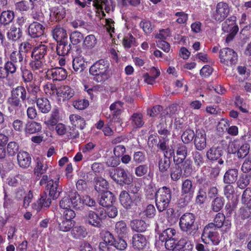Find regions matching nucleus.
I'll list each match as a JSON object with an SVG mask.
<instances>
[{"instance_id":"1","label":"nucleus","mask_w":251,"mask_h":251,"mask_svg":"<svg viewBox=\"0 0 251 251\" xmlns=\"http://www.w3.org/2000/svg\"><path fill=\"white\" fill-rule=\"evenodd\" d=\"M158 133L160 134L159 142L158 143L160 150L163 152L164 158L161 159L158 164L159 171L162 173H165L163 175L169 176L167 171L170 166V158L174 155V150L170 148L168 144L169 139L168 135H170V131L167 128L160 129L158 130Z\"/></svg>"},{"instance_id":"2","label":"nucleus","mask_w":251,"mask_h":251,"mask_svg":"<svg viewBox=\"0 0 251 251\" xmlns=\"http://www.w3.org/2000/svg\"><path fill=\"white\" fill-rule=\"evenodd\" d=\"M49 50V47L42 43L33 47L30 54L31 59L29 62V67L35 74L40 75L46 73L47 69L45 57Z\"/></svg>"},{"instance_id":"3","label":"nucleus","mask_w":251,"mask_h":251,"mask_svg":"<svg viewBox=\"0 0 251 251\" xmlns=\"http://www.w3.org/2000/svg\"><path fill=\"white\" fill-rule=\"evenodd\" d=\"M110 64L107 60L100 59L94 63L89 68V73L94 76V80L101 82L110 77Z\"/></svg>"},{"instance_id":"4","label":"nucleus","mask_w":251,"mask_h":251,"mask_svg":"<svg viewBox=\"0 0 251 251\" xmlns=\"http://www.w3.org/2000/svg\"><path fill=\"white\" fill-rule=\"evenodd\" d=\"M27 100V92L25 87L19 85L13 88L11 91L10 96L7 100L8 105L16 110L22 107V102H25Z\"/></svg>"},{"instance_id":"5","label":"nucleus","mask_w":251,"mask_h":251,"mask_svg":"<svg viewBox=\"0 0 251 251\" xmlns=\"http://www.w3.org/2000/svg\"><path fill=\"white\" fill-rule=\"evenodd\" d=\"M46 189L49 190V195L45 192L41 194L37 204H51V199L55 200L59 197L61 192V189L59 187V178L55 180L50 179Z\"/></svg>"},{"instance_id":"6","label":"nucleus","mask_w":251,"mask_h":251,"mask_svg":"<svg viewBox=\"0 0 251 251\" xmlns=\"http://www.w3.org/2000/svg\"><path fill=\"white\" fill-rule=\"evenodd\" d=\"M26 61V59L24 58L20 52L13 50L10 53L8 60L5 62L3 66L9 76L16 74L17 72L18 64L21 66L22 64H25Z\"/></svg>"},{"instance_id":"7","label":"nucleus","mask_w":251,"mask_h":251,"mask_svg":"<svg viewBox=\"0 0 251 251\" xmlns=\"http://www.w3.org/2000/svg\"><path fill=\"white\" fill-rule=\"evenodd\" d=\"M201 240L207 244L218 245L220 242V236L213 223L206 226L201 235Z\"/></svg>"},{"instance_id":"8","label":"nucleus","mask_w":251,"mask_h":251,"mask_svg":"<svg viewBox=\"0 0 251 251\" xmlns=\"http://www.w3.org/2000/svg\"><path fill=\"white\" fill-rule=\"evenodd\" d=\"M109 174L111 178L120 186L129 185L133 181L132 175L126 172L123 168L117 167L114 169L113 172H110Z\"/></svg>"},{"instance_id":"9","label":"nucleus","mask_w":251,"mask_h":251,"mask_svg":"<svg viewBox=\"0 0 251 251\" xmlns=\"http://www.w3.org/2000/svg\"><path fill=\"white\" fill-rule=\"evenodd\" d=\"M91 204L95 203V201L92 199L90 196L85 195L81 197L77 192L71 191L69 195L64 197L60 201L59 204Z\"/></svg>"},{"instance_id":"10","label":"nucleus","mask_w":251,"mask_h":251,"mask_svg":"<svg viewBox=\"0 0 251 251\" xmlns=\"http://www.w3.org/2000/svg\"><path fill=\"white\" fill-rule=\"evenodd\" d=\"M230 9L226 2L220 1L217 3L215 10L211 13L212 19L217 22L224 21L229 15Z\"/></svg>"},{"instance_id":"11","label":"nucleus","mask_w":251,"mask_h":251,"mask_svg":"<svg viewBox=\"0 0 251 251\" xmlns=\"http://www.w3.org/2000/svg\"><path fill=\"white\" fill-rule=\"evenodd\" d=\"M124 102L120 100H117L112 103L109 106L110 114L108 118L110 119V121L113 123H117L119 124L122 123L121 115L123 109Z\"/></svg>"},{"instance_id":"12","label":"nucleus","mask_w":251,"mask_h":251,"mask_svg":"<svg viewBox=\"0 0 251 251\" xmlns=\"http://www.w3.org/2000/svg\"><path fill=\"white\" fill-rule=\"evenodd\" d=\"M219 57L222 63L227 65L235 64L238 59V56L233 50L226 48L220 50Z\"/></svg>"},{"instance_id":"13","label":"nucleus","mask_w":251,"mask_h":251,"mask_svg":"<svg viewBox=\"0 0 251 251\" xmlns=\"http://www.w3.org/2000/svg\"><path fill=\"white\" fill-rule=\"evenodd\" d=\"M27 92V102L28 103H35L36 100L41 93L40 85L38 82H32L26 84L25 87Z\"/></svg>"},{"instance_id":"14","label":"nucleus","mask_w":251,"mask_h":251,"mask_svg":"<svg viewBox=\"0 0 251 251\" xmlns=\"http://www.w3.org/2000/svg\"><path fill=\"white\" fill-rule=\"evenodd\" d=\"M195 218L194 215L190 213L183 214L180 218L179 226L181 229L185 232L191 233L195 229L194 222Z\"/></svg>"},{"instance_id":"15","label":"nucleus","mask_w":251,"mask_h":251,"mask_svg":"<svg viewBox=\"0 0 251 251\" xmlns=\"http://www.w3.org/2000/svg\"><path fill=\"white\" fill-rule=\"evenodd\" d=\"M223 154V150L221 147L213 146L207 151L206 156L208 160L212 161L218 160V163L222 165L224 160L220 157Z\"/></svg>"},{"instance_id":"16","label":"nucleus","mask_w":251,"mask_h":251,"mask_svg":"<svg viewBox=\"0 0 251 251\" xmlns=\"http://www.w3.org/2000/svg\"><path fill=\"white\" fill-rule=\"evenodd\" d=\"M45 27L39 22L34 21L30 24L28 27V35L31 38H37L42 36L44 33Z\"/></svg>"},{"instance_id":"17","label":"nucleus","mask_w":251,"mask_h":251,"mask_svg":"<svg viewBox=\"0 0 251 251\" xmlns=\"http://www.w3.org/2000/svg\"><path fill=\"white\" fill-rule=\"evenodd\" d=\"M45 73L50 79L53 80L62 81L65 80L67 76L66 70L62 67H56L48 70Z\"/></svg>"},{"instance_id":"18","label":"nucleus","mask_w":251,"mask_h":251,"mask_svg":"<svg viewBox=\"0 0 251 251\" xmlns=\"http://www.w3.org/2000/svg\"><path fill=\"white\" fill-rule=\"evenodd\" d=\"M194 145L198 151L203 150L206 146V137L205 131L203 129L196 130V135L194 138Z\"/></svg>"},{"instance_id":"19","label":"nucleus","mask_w":251,"mask_h":251,"mask_svg":"<svg viewBox=\"0 0 251 251\" xmlns=\"http://www.w3.org/2000/svg\"><path fill=\"white\" fill-rule=\"evenodd\" d=\"M138 191V189L137 188H136L135 191L133 190H131V191L134 194L133 197L134 198L133 200H132L131 197L127 192L125 190L122 191L119 196V200L121 204H137V203L140 202L141 201V198L137 194H135Z\"/></svg>"},{"instance_id":"20","label":"nucleus","mask_w":251,"mask_h":251,"mask_svg":"<svg viewBox=\"0 0 251 251\" xmlns=\"http://www.w3.org/2000/svg\"><path fill=\"white\" fill-rule=\"evenodd\" d=\"M196 180L199 189L203 190L206 191L208 188L215 183V180H212L211 177L204 174L197 175Z\"/></svg>"},{"instance_id":"21","label":"nucleus","mask_w":251,"mask_h":251,"mask_svg":"<svg viewBox=\"0 0 251 251\" xmlns=\"http://www.w3.org/2000/svg\"><path fill=\"white\" fill-rule=\"evenodd\" d=\"M176 154L177 156L179 157L176 158V157L174 155V162L177 165L180 164L184 161L188 155V147L184 143L178 144L176 147Z\"/></svg>"},{"instance_id":"22","label":"nucleus","mask_w":251,"mask_h":251,"mask_svg":"<svg viewBox=\"0 0 251 251\" xmlns=\"http://www.w3.org/2000/svg\"><path fill=\"white\" fill-rule=\"evenodd\" d=\"M98 209V213L105 219L107 216L114 218L118 214V209L114 205H101Z\"/></svg>"},{"instance_id":"23","label":"nucleus","mask_w":251,"mask_h":251,"mask_svg":"<svg viewBox=\"0 0 251 251\" xmlns=\"http://www.w3.org/2000/svg\"><path fill=\"white\" fill-rule=\"evenodd\" d=\"M104 218L102 217L101 215L93 211H90L86 216V222L89 225L97 227H100L102 226V222Z\"/></svg>"},{"instance_id":"24","label":"nucleus","mask_w":251,"mask_h":251,"mask_svg":"<svg viewBox=\"0 0 251 251\" xmlns=\"http://www.w3.org/2000/svg\"><path fill=\"white\" fill-rule=\"evenodd\" d=\"M66 16L65 9L62 6L54 7L50 9V18L51 21L59 22Z\"/></svg>"},{"instance_id":"25","label":"nucleus","mask_w":251,"mask_h":251,"mask_svg":"<svg viewBox=\"0 0 251 251\" xmlns=\"http://www.w3.org/2000/svg\"><path fill=\"white\" fill-rule=\"evenodd\" d=\"M42 126L40 123L35 121H28L25 125L24 132L26 135L36 134L42 130Z\"/></svg>"},{"instance_id":"26","label":"nucleus","mask_w":251,"mask_h":251,"mask_svg":"<svg viewBox=\"0 0 251 251\" xmlns=\"http://www.w3.org/2000/svg\"><path fill=\"white\" fill-rule=\"evenodd\" d=\"M39 111L43 114L48 113L51 110V106L49 100L44 97H40L36 100Z\"/></svg>"},{"instance_id":"27","label":"nucleus","mask_w":251,"mask_h":251,"mask_svg":"<svg viewBox=\"0 0 251 251\" xmlns=\"http://www.w3.org/2000/svg\"><path fill=\"white\" fill-rule=\"evenodd\" d=\"M52 35L57 43L68 40L66 30L60 25H56L52 30Z\"/></svg>"},{"instance_id":"28","label":"nucleus","mask_w":251,"mask_h":251,"mask_svg":"<svg viewBox=\"0 0 251 251\" xmlns=\"http://www.w3.org/2000/svg\"><path fill=\"white\" fill-rule=\"evenodd\" d=\"M178 113V105L176 103H173L162 111L160 117L163 121L166 118H174Z\"/></svg>"},{"instance_id":"29","label":"nucleus","mask_w":251,"mask_h":251,"mask_svg":"<svg viewBox=\"0 0 251 251\" xmlns=\"http://www.w3.org/2000/svg\"><path fill=\"white\" fill-rule=\"evenodd\" d=\"M19 165L23 168H28L31 164V159L30 154L26 151H20L17 154Z\"/></svg>"},{"instance_id":"30","label":"nucleus","mask_w":251,"mask_h":251,"mask_svg":"<svg viewBox=\"0 0 251 251\" xmlns=\"http://www.w3.org/2000/svg\"><path fill=\"white\" fill-rule=\"evenodd\" d=\"M95 189L98 193L102 194L108 191V183L102 177H95L94 179Z\"/></svg>"},{"instance_id":"31","label":"nucleus","mask_w":251,"mask_h":251,"mask_svg":"<svg viewBox=\"0 0 251 251\" xmlns=\"http://www.w3.org/2000/svg\"><path fill=\"white\" fill-rule=\"evenodd\" d=\"M238 170L237 169H229L227 170L223 177V182L226 184H231L237 179Z\"/></svg>"},{"instance_id":"32","label":"nucleus","mask_w":251,"mask_h":251,"mask_svg":"<svg viewBox=\"0 0 251 251\" xmlns=\"http://www.w3.org/2000/svg\"><path fill=\"white\" fill-rule=\"evenodd\" d=\"M56 52L59 56L67 55L72 50V45L69 44L68 40L57 43Z\"/></svg>"},{"instance_id":"33","label":"nucleus","mask_w":251,"mask_h":251,"mask_svg":"<svg viewBox=\"0 0 251 251\" xmlns=\"http://www.w3.org/2000/svg\"><path fill=\"white\" fill-rule=\"evenodd\" d=\"M24 64H22L21 66H20L21 75L23 82L27 84L28 83H29L33 82V71H32L30 68L29 69H28L27 67Z\"/></svg>"},{"instance_id":"34","label":"nucleus","mask_w":251,"mask_h":251,"mask_svg":"<svg viewBox=\"0 0 251 251\" xmlns=\"http://www.w3.org/2000/svg\"><path fill=\"white\" fill-rule=\"evenodd\" d=\"M159 194V201L164 204H169L171 200V191L170 188L163 187L158 189Z\"/></svg>"},{"instance_id":"35","label":"nucleus","mask_w":251,"mask_h":251,"mask_svg":"<svg viewBox=\"0 0 251 251\" xmlns=\"http://www.w3.org/2000/svg\"><path fill=\"white\" fill-rule=\"evenodd\" d=\"M145 237L141 234H136L133 236L132 244L135 248L138 250L143 249L147 245Z\"/></svg>"},{"instance_id":"36","label":"nucleus","mask_w":251,"mask_h":251,"mask_svg":"<svg viewBox=\"0 0 251 251\" xmlns=\"http://www.w3.org/2000/svg\"><path fill=\"white\" fill-rule=\"evenodd\" d=\"M72 125L75 127L83 129L86 126V122L83 118L77 114H72L69 117Z\"/></svg>"},{"instance_id":"37","label":"nucleus","mask_w":251,"mask_h":251,"mask_svg":"<svg viewBox=\"0 0 251 251\" xmlns=\"http://www.w3.org/2000/svg\"><path fill=\"white\" fill-rule=\"evenodd\" d=\"M130 121L132 126L135 128H141L144 124L143 116L141 113H133L130 118Z\"/></svg>"},{"instance_id":"38","label":"nucleus","mask_w":251,"mask_h":251,"mask_svg":"<svg viewBox=\"0 0 251 251\" xmlns=\"http://www.w3.org/2000/svg\"><path fill=\"white\" fill-rule=\"evenodd\" d=\"M195 187L192 180L186 179L182 182L181 193L182 194H193Z\"/></svg>"},{"instance_id":"39","label":"nucleus","mask_w":251,"mask_h":251,"mask_svg":"<svg viewBox=\"0 0 251 251\" xmlns=\"http://www.w3.org/2000/svg\"><path fill=\"white\" fill-rule=\"evenodd\" d=\"M15 17L13 11L11 10L3 11L0 15V23L7 25L11 23Z\"/></svg>"},{"instance_id":"40","label":"nucleus","mask_w":251,"mask_h":251,"mask_svg":"<svg viewBox=\"0 0 251 251\" xmlns=\"http://www.w3.org/2000/svg\"><path fill=\"white\" fill-rule=\"evenodd\" d=\"M23 32L20 28L12 26L7 33V38L13 41L19 40L22 36Z\"/></svg>"},{"instance_id":"41","label":"nucleus","mask_w":251,"mask_h":251,"mask_svg":"<svg viewBox=\"0 0 251 251\" xmlns=\"http://www.w3.org/2000/svg\"><path fill=\"white\" fill-rule=\"evenodd\" d=\"M73 68L75 72H81L85 68V61L81 56H77L73 59Z\"/></svg>"},{"instance_id":"42","label":"nucleus","mask_w":251,"mask_h":251,"mask_svg":"<svg viewBox=\"0 0 251 251\" xmlns=\"http://www.w3.org/2000/svg\"><path fill=\"white\" fill-rule=\"evenodd\" d=\"M75 95L74 90L68 85L62 86L58 91V96L70 99Z\"/></svg>"},{"instance_id":"43","label":"nucleus","mask_w":251,"mask_h":251,"mask_svg":"<svg viewBox=\"0 0 251 251\" xmlns=\"http://www.w3.org/2000/svg\"><path fill=\"white\" fill-rule=\"evenodd\" d=\"M48 169V165L44 163L41 160L37 159L36 165L34 170L35 175L39 178L43 174L46 173Z\"/></svg>"},{"instance_id":"44","label":"nucleus","mask_w":251,"mask_h":251,"mask_svg":"<svg viewBox=\"0 0 251 251\" xmlns=\"http://www.w3.org/2000/svg\"><path fill=\"white\" fill-rule=\"evenodd\" d=\"M130 226L132 229L136 232H144L147 227V225L144 221L139 220L132 221Z\"/></svg>"},{"instance_id":"45","label":"nucleus","mask_w":251,"mask_h":251,"mask_svg":"<svg viewBox=\"0 0 251 251\" xmlns=\"http://www.w3.org/2000/svg\"><path fill=\"white\" fill-rule=\"evenodd\" d=\"M196 133L193 129L187 128L182 134L181 139L184 144L190 143L194 139Z\"/></svg>"},{"instance_id":"46","label":"nucleus","mask_w":251,"mask_h":251,"mask_svg":"<svg viewBox=\"0 0 251 251\" xmlns=\"http://www.w3.org/2000/svg\"><path fill=\"white\" fill-rule=\"evenodd\" d=\"M99 204H113L115 202V198L113 194L106 191L101 195Z\"/></svg>"},{"instance_id":"47","label":"nucleus","mask_w":251,"mask_h":251,"mask_svg":"<svg viewBox=\"0 0 251 251\" xmlns=\"http://www.w3.org/2000/svg\"><path fill=\"white\" fill-rule=\"evenodd\" d=\"M97 40L93 34H90L85 37L83 42V46L88 49H92L95 47Z\"/></svg>"},{"instance_id":"48","label":"nucleus","mask_w":251,"mask_h":251,"mask_svg":"<svg viewBox=\"0 0 251 251\" xmlns=\"http://www.w3.org/2000/svg\"><path fill=\"white\" fill-rule=\"evenodd\" d=\"M39 7H35L33 8V6H31L30 16L33 19L37 21L36 22H44L45 19L44 14L41 9H39Z\"/></svg>"},{"instance_id":"49","label":"nucleus","mask_w":251,"mask_h":251,"mask_svg":"<svg viewBox=\"0 0 251 251\" xmlns=\"http://www.w3.org/2000/svg\"><path fill=\"white\" fill-rule=\"evenodd\" d=\"M33 48V47L32 46L31 43L27 42L25 41L22 42L19 47V50H16V52H20L23 57L24 58H26L25 57H24V55L23 53L27 54L30 52L31 53V51H32V49Z\"/></svg>"},{"instance_id":"50","label":"nucleus","mask_w":251,"mask_h":251,"mask_svg":"<svg viewBox=\"0 0 251 251\" xmlns=\"http://www.w3.org/2000/svg\"><path fill=\"white\" fill-rule=\"evenodd\" d=\"M71 233L74 238L76 239L84 238L87 235V232L85 228L81 226H77L74 227L71 231Z\"/></svg>"},{"instance_id":"51","label":"nucleus","mask_w":251,"mask_h":251,"mask_svg":"<svg viewBox=\"0 0 251 251\" xmlns=\"http://www.w3.org/2000/svg\"><path fill=\"white\" fill-rule=\"evenodd\" d=\"M19 145L15 141H11L7 144L6 150L8 155L10 156H14L18 154L19 151Z\"/></svg>"},{"instance_id":"52","label":"nucleus","mask_w":251,"mask_h":251,"mask_svg":"<svg viewBox=\"0 0 251 251\" xmlns=\"http://www.w3.org/2000/svg\"><path fill=\"white\" fill-rule=\"evenodd\" d=\"M136 41V39L131 33L126 34L122 40V45L125 49H129L132 47Z\"/></svg>"},{"instance_id":"53","label":"nucleus","mask_w":251,"mask_h":251,"mask_svg":"<svg viewBox=\"0 0 251 251\" xmlns=\"http://www.w3.org/2000/svg\"><path fill=\"white\" fill-rule=\"evenodd\" d=\"M43 88L45 93L48 96H51L55 94L58 95V91L55 84L48 82L43 85Z\"/></svg>"},{"instance_id":"54","label":"nucleus","mask_w":251,"mask_h":251,"mask_svg":"<svg viewBox=\"0 0 251 251\" xmlns=\"http://www.w3.org/2000/svg\"><path fill=\"white\" fill-rule=\"evenodd\" d=\"M250 182V176L247 174H242L237 181V187L241 189H246Z\"/></svg>"},{"instance_id":"55","label":"nucleus","mask_w":251,"mask_h":251,"mask_svg":"<svg viewBox=\"0 0 251 251\" xmlns=\"http://www.w3.org/2000/svg\"><path fill=\"white\" fill-rule=\"evenodd\" d=\"M115 232L119 237H123L127 232V228L123 221L117 222L115 225Z\"/></svg>"},{"instance_id":"56","label":"nucleus","mask_w":251,"mask_h":251,"mask_svg":"<svg viewBox=\"0 0 251 251\" xmlns=\"http://www.w3.org/2000/svg\"><path fill=\"white\" fill-rule=\"evenodd\" d=\"M72 104L75 109L84 110L89 106V102L86 99L78 98L73 101Z\"/></svg>"},{"instance_id":"57","label":"nucleus","mask_w":251,"mask_h":251,"mask_svg":"<svg viewBox=\"0 0 251 251\" xmlns=\"http://www.w3.org/2000/svg\"><path fill=\"white\" fill-rule=\"evenodd\" d=\"M250 149V145L247 143H245L241 145L237 150L235 149L234 151L237 152V155L238 158H244L249 153Z\"/></svg>"},{"instance_id":"58","label":"nucleus","mask_w":251,"mask_h":251,"mask_svg":"<svg viewBox=\"0 0 251 251\" xmlns=\"http://www.w3.org/2000/svg\"><path fill=\"white\" fill-rule=\"evenodd\" d=\"M176 234V230L174 228H169L164 230L159 235V240L163 242L166 241L169 238H172Z\"/></svg>"},{"instance_id":"59","label":"nucleus","mask_w":251,"mask_h":251,"mask_svg":"<svg viewBox=\"0 0 251 251\" xmlns=\"http://www.w3.org/2000/svg\"><path fill=\"white\" fill-rule=\"evenodd\" d=\"M60 207L62 209L61 212L63 213L66 219L71 220L75 217V213L71 209L69 205H60Z\"/></svg>"},{"instance_id":"60","label":"nucleus","mask_w":251,"mask_h":251,"mask_svg":"<svg viewBox=\"0 0 251 251\" xmlns=\"http://www.w3.org/2000/svg\"><path fill=\"white\" fill-rule=\"evenodd\" d=\"M83 39V34L77 31L73 32L70 35V41L74 45H77L80 43Z\"/></svg>"},{"instance_id":"61","label":"nucleus","mask_w":251,"mask_h":251,"mask_svg":"<svg viewBox=\"0 0 251 251\" xmlns=\"http://www.w3.org/2000/svg\"><path fill=\"white\" fill-rule=\"evenodd\" d=\"M193 159L195 165L197 167H200L204 163V158L201 153L198 151H195L192 153Z\"/></svg>"},{"instance_id":"62","label":"nucleus","mask_w":251,"mask_h":251,"mask_svg":"<svg viewBox=\"0 0 251 251\" xmlns=\"http://www.w3.org/2000/svg\"><path fill=\"white\" fill-rule=\"evenodd\" d=\"M182 163V169L184 174L187 176L190 175L193 171L192 161L189 159H185Z\"/></svg>"},{"instance_id":"63","label":"nucleus","mask_w":251,"mask_h":251,"mask_svg":"<svg viewBox=\"0 0 251 251\" xmlns=\"http://www.w3.org/2000/svg\"><path fill=\"white\" fill-rule=\"evenodd\" d=\"M236 17L234 16L229 17L226 19L223 24V29L225 32H228V28L236 25Z\"/></svg>"},{"instance_id":"64","label":"nucleus","mask_w":251,"mask_h":251,"mask_svg":"<svg viewBox=\"0 0 251 251\" xmlns=\"http://www.w3.org/2000/svg\"><path fill=\"white\" fill-rule=\"evenodd\" d=\"M242 204H251V188L248 187L243 192L242 199Z\"/></svg>"}]
</instances>
